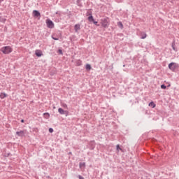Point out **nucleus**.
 <instances>
[{
  "mask_svg": "<svg viewBox=\"0 0 179 179\" xmlns=\"http://www.w3.org/2000/svg\"><path fill=\"white\" fill-rule=\"evenodd\" d=\"M79 167L80 169H85L86 167V162H80Z\"/></svg>",
  "mask_w": 179,
  "mask_h": 179,
  "instance_id": "nucleus-9",
  "label": "nucleus"
},
{
  "mask_svg": "<svg viewBox=\"0 0 179 179\" xmlns=\"http://www.w3.org/2000/svg\"><path fill=\"white\" fill-rule=\"evenodd\" d=\"M76 66H80L82 65V60L78 59L76 61Z\"/></svg>",
  "mask_w": 179,
  "mask_h": 179,
  "instance_id": "nucleus-10",
  "label": "nucleus"
},
{
  "mask_svg": "<svg viewBox=\"0 0 179 179\" xmlns=\"http://www.w3.org/2000/svg\"><path fill=\"white\" fill-rule=\"evenodd\" d=\"M161 89L165 90V89H167V87L166 86V85L162 84V85H161Z\"/></svg>",
  "mask_w": 179,
  "mask_h": 179,
  "instance_id": "nucleus-22",
  "label": "nucleus"
},
{
  "mask_svg": "<svg viewBox=\"0 0 179 179\" xmlns=\"http://www.w3.org/2000/svg\"><path fill=\"white\" fill-rule=\"evenodd\" d=\"M69 155H72V152H69Z\"/></svg>",
  "mask_w": 179,
  "mask_h": 179,
  "instance_id": "nucleus-30",
  "label": "nucleus"
},
{
  "mask_svg": "<svg viewBox=\"0 0 179 179\" xmlns=\"http://www.w3.org/2000/svg\"><path fill=\"white\" fill-rule=\"evenodd\" d=\"M169 68L172 71V72H176V69H177V64L172 62L169 64Z\"/></svg>",
  "mask_w": 179,
  "mask_h": 179,
  "instance_id": "nucleus-4",
  "label": "nucleus"
},
{
  "mask_svg": "<svg viewBox=\"0 0 179 179\" xmlns=\"http://www.w3.org/2000/svg\"><path fill=\"white\" fill-rule=\"evenodd\" d=\"M43 117H44V118H45L46 120H48V118H50V113H43Z\"/></svg>",
  "mask_w": 179,
  "mask_h": 179,
  "instance_id": "nucleus-13",
  "label": "nucleus"
},
{
  "mask_svg": "<svg viewBox=\"0 0 179 179\" xmlns=\"http://www.w3.org/2000/svg\"><path fill=\"white\" fill-rule=\"evenodd\" d=\"M88 20L89 22H94V18H93L92 15H90V17H88Z\"/></svg>",
  "mask_w": 179,
  "mask_h": 179,
  "instance_id": "nucleus-16",
  "label": "nucleus"
},
{
  "mask_svg": "<svg viewBox=\"0 0 179 179\" xmlns=\"http://www.w3.org/2000/svg\"><path fill=\"white\" fill-rule=\"evenodd\" d=\"M92 22L94 23V24H95V26H99V24H98V22L97 21H94H94H92Z\"/></svg>",
  "mask_w": 179,
  "mask_h": 179,
  "instance_id": "nucleus-25",
  "label": "nucleus"
},
{
  "mask_svg": "<svg viewBox=\"0 0 179 179\" xmlns=\"http://www.w3.org/2000/svg\"><path fill=\"white\" fill-rule=\"evenodd\" d=\"M85 69L87 71H90V69H92V66H90V64H87L85 66Z\"/></svg>",
  "mask_w": 179,
  "mask_h": 179,
  "instance_id": "nucleus-15",
  "label": "nucleus"
},
{
  "mask_svg": "<svg viewBox=\"0 0 179 179\" xmlns=\"http://www.w3.org/2000/svg\"><path fill=\"white\" fill-rule=\"evenodd\" d=\"M146 37H148V35L146 34V33H145V32L141 33V38L143 40L146 38Z\"/></svg>",
  "mask_w": 179,
  "mask_h": 179,
  "instance_id": "nucleus-14",
  "label": "nucleus"
},
{
  "mask_svg": "<svg viewBox=\"0 0 179 179\" xmlns=\"http://www.w3.org/2000/svg\"><path fill=\"white\" fill-rule=\"evenodd\" d=\"M101 24L103 26L105 29H107L108 26H110V23L108 22V18H103L101 20Z\"/></svg>",
  "mask_w": 179,
  "mask_h": 179,
  "instance_id": "nucleus-2",
  "label": "nucleus"
},
{
  "mask_svg": "<svg viewBox=\"0 0 179 179\" xmlns=\"http://www.w3.org/2000/svg\"><path fill=\"white\" fill-rule=\"evenodd\" d=\"M117 150H122V148H120V145H116Z\"/></svg>",
  "mask_w": 179,
  "mask_h": 179,
  "instance_id": "nucleus-24",
  "label": "nucleus"
},
{
  "mask_svg": "<svg viewBox=\"0 0 179 179\" xmlns=\"http://www.w3.org/2000/svg\"><path fill=\"white\" fill-rule=\"evenodd\" d=\"M5 97H6V94L3 92L1 93L0 98L1 99H5Z\"/></svg>",
  "mask_w": 179,
  "mask_h": 179,
  "instance_id": "nucleus-17",
  "label": "nucleus"
},
{
  "mask_svg": "<svg viewBox=\"0 0 179 179\" xmlns=\"http://www.w3.org/2000/svg\"><path fill=\"white\" fill-rule=\"evenodd\" d=\"M74 30L76 31V33H78V31L79 30H80V24H76L75 26H74Z\"/></svg>",
  "mask_w": 179,
  "mask_h": 179,
  "instance_id": "nucleus-6",
  "label": "nucleus"
},
{
  "mask_svg": "<svg viewBox=\"0 0 179 179\" xmlns=\"http://www.w3.org/2000/svg\"><path fill=\"white\" fill-rule=\"evenodd\" d=\"M58 52H59V54H60V55H62L64 53L62 52V50H61V49H59V50H58Z\"/></svg>",
  "mask_w": 179,
  "mask_h": 179,
  "instance_id": "nucleus-27",
  "label": "nucleus"
},
{
  "mask_svg": "<svg viewBox=\"0 0 179 179\" xmlns=\"http://www.w3.org/2000/svg\"><path fill=\"white\" fill-rule=\"evenodd\" d=\"M49 132H50V134H52V132H54V129L50 128V129H49Z\"/></svg>",
  "mask_w": 179,
  "mask_h": 179,
  "instance_id": "nucleus-26",
  "label": "nucleus"
},
{
  "mask_svg": "<svg viewBox=\"0 0 179 179\" xmlns=\"http://www.w3.org/2000/svg\"><path fill=\"white\" fill-rule=\"evenodd\" d=\"M78 178H79V179H85V178H83V176H82L80 175L78 176Z\"/></svg>",
  "mask_w": 179,
  "mask_h": 179,
  "instance_id": "nucleus-28",
  "label": "nucleus"
},
{
  "mask_svg": "<svg viewBox=\"0 0 179 179\" xmlns=\"http://www.w3.org/2000/svg\"><path fill=\"white\" fill-rule=\"evenodd\" d=\"M78 6H82V0H77Z\"/></svg>",
  "mask_w": 179,
  "mask_h": 179,
  "instance_id": "nucleus-19",
  "label": "nucleus"
},
{
  "mask_svg": "<svg viewBox=\"0 0 179 179\" xmlns=\"http://www.w3.org/2000/svg\"><path fill=\"white\" fill-rule=\"evenodd\" d=\"M0 1H3V0H0Z\"/></svg>",
  "mask_w": 179,
  "mask_h": 179,
  "instance_id": "nucleus-31",
  "label": "nucleus"
},
{
  "mask_svg": "<svg viewBox=\"0 0 179 179\" xmlns=\"http://www.w3.org/2000/svg\"><path fill=\"white\" fill-rule=\"evenodd\" d=\"M35 54H36V57H41L43 55V54H41V52L36 51Z\"/></svg>",
  "mask_w": 179,
  "mask_h": 179,
  "instance_id": "nucleus-18",
  "label": "nucleus"
},
{
  "mask_svg": "<svg viewBox=\"0 0 179 179\" xmlns=\"http://www.w3.org/2000/svg\"><path fill=\"white\" fill-rule=\"evenodd\" d=\"M172 48H173V51L177 52V48H176V41H173L172 42Z\"/></svg>",
  "mask_w": 179,
  "mask_h": 179,
  "instance_id": "nucleus-11",
  "label": "nucleus"
},
{
  "mask_svg": "<svg viewBox=\"0 0 179 179\" xmlns=\"http://www.w3.org/2000/svg\"><path fill=\"white\" fill-rule=\"evenodd\" d=\"M55 35H52V40H55V41H58V40H59V38H57V37H55Z\"/></svg>",
  "mask_w": 179,
  "mask_h": 179,
  "instance_id": "nucleus-21",
  "label": "nucleus"
},
{
  "mask_svg": "<svg viewBox=\"0 0 179 179\" xmlns=\"http://www.w3.org/2000/svg\"><path fill=\"white\" fill-rule=\"evenodd\" d=\"M16 135H17V136H21V137L24 136V131H17Z\"/></svg>",
  "mask_w": 179,
  "mask_h": 179,
  "instance_id": "nucleus-7",
  "label": "nucleus"
},
{
  "mask_svg": "<svg viewBox=\"0 0 179 179\" xmlns=\"http://www.w3.org/2000/svg\"><path fill=\"white\" fill-rule=\"evenodd\" d=\"M117 25L119 26V27H120V29H122V28L124 27V25L122 24V22H119L117 23Z\"/></svg>",
  "mask_w": 179,
  "mask_h": 179,
  "instance_id": "nucleus-20",
  "label": "nucleus"
},
{
  "mask_svg": "<svg viewBox=\"0 0 179 179\" xmlns=\"http://www.w3.org/2000/svg\"><path fill=\"white\" fill-rule=\"evenodd\" d=\"M21 122H22V123L24 122V120H23V119L21 120Z\"/></svg>",
  "mask_w": 179,
  "mask_h": 179,
  "instance_id": "nucleus-29",
  "label": "nucleus"
},
{
  "mask_svg": "<svg viewBox=\"0 0 179 179\" xmlns=\"http://www.w3.org/2000/svg\"><path fill=\"white\" fill-rule=\"evenodd\" d=\"M46 24H47V27H48V29H54V22L51 20L47 19Z\"/></svg>",
  "mask_w": 179,
  "mask_h": 179,
  "instance_id": "nucleus-3",
  "label": "nucleus"
},
{
  "mask_svg": "<svg viewBox=\"0 0 179 179\" xmlns=\"http://www.w3.org/2000/svg\"><path fill=\"white\" fill-rule=\"evenodd\" d=\"M62 106L64 107V108H68V105H66V103H62Z\"/></svg>",
  "mask_w": 179,
  "mask_h": 179,
  "instance_id": "nucleus-23",
  "label": "nucleus"
},
{
  "mask_svg": "<svg viewBox=\"0 0 179 179\" xmlns=\"http://www.w3.org/2000/svg\"><path fill=\"white\" fill-rule=\"evenodd\" d=\"M149 107H151L152 108H155V107H156V103L153 101H151L149 103Z\"/></svg>",
  "mask_w": 179,
  "mask_h": 179,
  "instance_id": "nucleus-12",
  "label": "nucleus"
},
{
  "mask_svg": "<svg viewBox=\"0 0 179 179\" xmlns=\"http://www.w3.org/2000/svg\"><path fill=\"white\" fill-rule=\"evenodd\" d=\"M58 113H59V114H61L62 115H64V114H66V113L67 112L64 110V109H62V108H59L58 109Z\"/></svg>",
  "mask_w": 179,
  "mask_h": 179,
  "instance_id": "nucleus-8",
  "label": "nucleus"
},
{
  "mask_svg": "<svg viewBox=\"0 0 179 179\" xmlns=\"http://www.w3.org/2000/svg\"><path fill=\"white\" fill-rule=\"evenodd\" d=\"M33 15L35 17H38L41 16L40 12H38L37 10L33 11Z\"/></svg>",
  "mask_w": 179,
  "mask_h": 179,
  "instance_id": "nucleus-5",
  "label": "nucleus"
},
{
  "mask_svg": "<svg viewBox=\"0 0 179 179\" xmlns=\"http://www.w3.org/2000/svg\"><path fill=\"white\" fill-rule=\"evenodd\" d=\"M0 51H1L3 54L7 55V54H10V52H12L13 50L10 46H4L0 49Z\"/></svg>",
  "mask_w": 179,
  "mask_h": 179,
  "instance_id": "nucleus-1",
  "label": "nucleus"
}]
</instances>
